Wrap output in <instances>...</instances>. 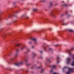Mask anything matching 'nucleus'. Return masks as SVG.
<instances>
[{
  "label": "nucleus",
  "instance_id": "nucleus-25",
  "mask_svg": "<svg viewBox=\"0 0 74 74\" xmlns=\"http://www.w3.org/2000/svg\"><path fill=\"white\" fill-rule=\"evenodd\" d=\"M32 48H34V47L32 46Z\"/></svg>",
  "mask_w": 74,
  "mask_h": 74
},
{
  "label": "nucleus",
  "instance_id": "nucleus-9",
  "mask_svg": "<svg viewBox=\"0 0 74 74\" xmlns=\"http://www.w3.org/2000/svg\"><path fill=\"white\" fill-rule=\"evenodd\" d=\"M52 67L53 69H56V66L55 65H53L52 66Z\"/></svg>",
  "mask_w": 74,
  "mask_h": 74
},
{
  "label": "nucleus",
  "instance_id": "nucleus-8",
  "mask_svg": "<svg viewBox=\"0 0 74 74\" xmlns=\"http://www.w3.org/2000/svg\"><path fill=\"white\" fill-rule=\"evenodd\" d=\"M67 67L66 66L64 67L63 69V71H64V70L65 69H67Z\"/></svg>",
  "mask_w": 74,
  "mask_h": 74
},
{
  "label": "nucleus",
  "instance_id": "nucleus-19",
  "mask_svg": "<svg viewBox=\"0 0 74 74\" xmlns=\"http://www.w3.org/2000/svg\"><path fill=\"white\" fill-rule=\"evenodd\" d=\"M59 59V57H58L57 58L58 60V59Z\"/></svg>",
  "mask_w": 74,
  "mask_h": 74
},
{
  "label": "nucleus",
  "instance_id": "nucleus-28",
  "mask_svg": "<svg viewBox=\"0 0 74 74\" xmlns=\"http://www.w3.org/2000/svg\"><path fill=\"white\" fill-rule=\"evenodd\" d=\"M40 53H41V52H42V51H40Z\"/></svg>",
  "mask_w": 74,
  "mask_h": 74
},
{
  "label": "nucleus",
  "instance_id": "nucleus-21",
  "mask_svg": "<svg viewBox=\"0 0 74 74\" xmlns=\"http://www.w3.org/2000/svg\"><path fill=\"white\" fill-rule=\"evenodd\" d=\"M31 43H32V42H30L29 43V44H31Z\"/></svg>",
  "mask_w": 74,
  "mask_h": 74
},
{
  "label": "nucleus",
  "instance_id": "nucleus-4",
  "mask_svg": "<svg viewBox=\"0 0 74 74\" xmlns=\"http://www.w3.org/2000/svg\"><path fill=\"white\" fill-rule=\"evenodd\" d=\"M67 63L68 64H69V63H70V58H67Z\"/></svg>",
  "mask_w": 74,
  "mask_h": 74
},
{
  "label": "nucleus",
  "instance_id": "nucleus-10",
  "mask_svg": "<svg viewBox=\"0 0 74 74\" xmlns=\"http://www.w3.org/2000/svg\"><path fill=\"white\" fill-rule=\"evenodd\" d=\"M37 10V9H35L33 10V11H36Z\"/></svg>",
  "mask_w": 74,
  "mask_h": 74
},
{
  "label": "nucleus",
  "instance_id": "nucleus-6",
  "mask_svg": "<svg viewBox=\"0 0 74 74\" xmlns=\"http://www.w3.org/2000/svg\"><path fill=\"white\" fill-rule=\"evenodd\" d=\"M25 48V46L24 45H23V46H22L21 47V50H23Z\"/></svg>",
  "mask_w": 74,
  "mask_h": 74
},
{
  "label": "nucleus",
  "instance_id": "nucleus-3",
  "mask_svg": "<svg viewBox=\"0 0 74 74\" xmlns=\"http://www.w3.org/2000/svg\"><path fill=\"white\" fill-rule=\"evenodd\" d=\"M32 40L34 41L35 44H37V39L36 38H33L32 39Z\"/></svg>",
  "mask_w": 74,
  "mask_h": 74
},
{
  "label": "nucleus",
  "instance_id": "nucleus-35",
  "mask_svg": "<svg viewBox=\"0 0 74 74\" xmlns=\"http://www.w3.org/2000/svg\"><path fill=\"white\" fill-rule=\"evenodd\" d=\"M3 37H4V36H3Z\"/></svg>",
  "mask_w": 74,
  "mask_h": 74
},
{
  "label": "nucleus",
  "instance_id": "nucleus-7",
  "mask_svg": "<svg viewBox=\"0 0 74 74\" xmlns=\"http://www.w3.org/2000/svg\"><path fill=\"white\" fill-rule=\"evenodd\" d=\"M28 60H27V59H25V62H26V63H27V62H28Z\"/></svg>",
  "mask_w": 74,
  "mask_h": 74
},
{
  "label": "nucleus",
  "instance_id": "nucleus-18",
  "mask_svg": "<svg viewBox=\"0 0 74 74\" xmlns=\"http://www.w3.org/2000/svg\"><path fill=\"white\" fill-rule=\"evenodd\" d=\"M27 51H30V50L29 49H28Z\"/></svg>",
  "mask_w": 74,
  "mask_h": 74
},
{
  "label": "nucleus",
  "instance_id": "nucleus-23",
  "mask_svg": "<svg viewBox=\"0 0 74 74\" xmlns=\"http://www.w3.org/2000/svg\"><path fill=\"white\" fill-rule=\"evenodd\" d=\"M50 73L52 72V70L51 71H50Z\"/></svg>",
  "mask_w": 74,
  "mask_h": 74
},
{
  "label": "nucleus",
  "instance_id": "nucleus-24",
  "mask_svg": "<svg viewBox=\"0 0 74 74\" xmlns=\"http://www.w3.org/2000/svg\"><path fill=\"white\" fill-rule=\"evenodd\" d=\"M44 71V69H43L42 70V71Z\"/></svg>",
  "mask_w": 74,
  "mask_h": 74
},
{
  "label": "nucleus",
  "instance_id": "nucleus-1",
  "mask_svg": "<svg viewBox=\"0 0 74 74\" xmlns=\"http://www.w3.org/2000/svg\"><path fill=\"white\" fill-rule=\"evenodd\" d=\"M74 70V68H69V71L66 73V74H70V72H73V70Z\"/></svg>",
  "mask_w": 74,
  "mask_h": 74
},
{
  "label": "nucleus",
  "instance_id": "nucleus-32",
  "mask_svg": "<svg viewBox=\"0 0 74 74\" xmlns=\"http://www.w3.org/2000/svg\"><path fill=\"white\" fill-rule=\"evenodd\" d=\"M40 67H38V68H40Z\"/></svg>",
  "mask_w": 74,
  "mask_h": 74
},
{
  "label": "nucleus",
  "instance_id": "nucleus-30",
  "mask_svg": "<svg viewBox=\"0 0 74 74\" xmlns=\"http://www.w3.org/2000/svg\"><path fill=\"white\" fill-rule=\"evenodd\" d=\"M27 18H29L28 17H27Z\"/></svg>",
  "mask_w": 74,
  "mask_h": 74
},
{
  "label": "nucleus",
  "instance_id": "nucleus-12",
  "mask_svg": "<svg viewBox=\"0 0 74 74\" xmlns=\"http://www.w3.org/2000/svg\"><path fill=\"white\" fill-rule=\"evenodd\" d=\"M52 14H53V12H51V15H52V16H53V15Z\"/></svg>",
  "mask_w": 74,
  "mask_h": 74
},
{
  "label": "nucleus",
  "instance_id": "nucleus-20",
  "mask_svg": "<svg viewBox=\"0 0 74 74\" xmlns=\"http://www.w3.org/2000/svg\"><path fill=\"white\" fill-rule=\"evenodd\" d=\"M64 6H67V5L66 4H64Z\"/></svg>",
  "mask_w": 74,
  "mask_h": 74
},
{
  "label": "nucleus",
  "instance_id": "nucleus-13",
  "mask_svg": "<svg viewBox=\"0 0 74 74\" xmlns=\"http://www.w3.org/2000/svg\"><path fill=\"white\" fill-rule=\"evenodd\" d=\"M74 50V47H72L71 49V50L72 51H73Z\"/></svg>",
  "mask_w": 74,
  "mask_h": 74
},
{
  "label": "nucleus",
  "instance_id": "nucleus-26",
  "mask_svg": "<svg viewBox=\"0 0 74 74\" xmlns=\"http://www.w3.org/2000/svg\"><path fill=\"white\" fill-rule=\"evenodd\" d=\"M49 50H52V49H51V48H50V49H49Z\"/></svg>",
  "mask_w": 74,
  "mask_h": 74
},
{
  "label": "nucleus",
  "instance_id": "nucleus-17",
  "mask_svg": "<svg viewBox=\"0 0 74 74\" xmlns=\"http://www.w3.org/2000/svg\"><path fill=\"white\" fill-rule=\"evenodd\" d=\"M46 61H47V62H49V60L47 59V60H46Z\"/></svg>",
  "mask_w": 74,
  "mask_h": 74
},
{
  "label": "nucleus",
  "instance_id": "nucleus-31",
  "mask_svg": "<svg viewBox=\"0 0 74 74\" xmlns=\"http://www.w3.org/2000/svg\"><path fill=\"white\" fill-rule=\"evenodd\" d=\"M16 56H17V55H16Z\"/></svg>",
  "mask_w": 74,
  "mask_h": 74
},
{
  "label": "nucleus",
  "instance_id": "nucleus-22",
  "mask_svg": "<svg viewBox=\"0 0 74 74\" xmlns=\"http://www.w3.org/2000/svg\"><path fill=\"white\" fill-rule=\"evenodd\" d=\"M16 52H19V50H17Z\"/></svg>",
  "mask_w": 74,
  "mask_h": 74
},
{
  "label": "nucleus",
  "instance_id": "nucleus-33",
  "mask_svg": "<svg viewBox=\"0 0 74 74\" xmlns=\"http://www.w3.org/2000/svg\"><path fill=\"white\" fill-rule=\"evenodd\" d=\"M41 73H42V72H41Z\"/></svg>",
  "mask_w": 74,
  "mask_h": 74
},
{
  "label": "nucleus",
  "instance_id": "nucleus-5",
  "mask_svg": "<svg viewBox=\"0 0 74 74\" xmlns=\"http://www.w3.org/2000/svg\"><path fill=\"white\" fill-rule=\"evenodd\" d=\"M68 53H69V55H71V53L70 52V50H68L67 51Z\"/></svg>",
  "mask_w": 74,
  "mask_h": 74
},
{
  "label": "nucleus",
  "instance_id": "nucleus-2",
  "mask_svg": "<svg viewBox=\"0 0 74 74\" xmlns=\"http://www.w3.org/2000/svg\"><path fill=\"white\" fill-rule=\"evenodd\" d=\"M14 64L15 66H18L22 65V64H23V63L22 62H21L19 63H14Z\"/></svg>",
  "mask_w": 74,
  "mask_h": 74
},
{
  "label": "nucleus",
  "instance_id": "nucleus-34",
  "mask_svg": "<svg viewBox=\"0 0 74 74\" xmlns=\"http://www.w3.org/2000/svg\"><path fill=\"white\" fill-rule=\"evenodd\" d=\"M47 19H46V20Z\"/></svg>",
  "mask_w": 74,
  "mask_h": 74
},
{
  "label": "nucleus",
  "instance_id": "nucleus-27",
  "mask_svg": "<svg viewBox=\"0 0 74 74\" xmlns=\"http://www.w3.org/2000/svg\"><path fill=\"white\" fill-rule=\"evenodd\" d=\"M59 61H58L57 62V63H59Z\"/></svg>",
  "mask_w": 74,
  "mask_h": 74
},
{
  "label": "nucleus",
  "instance_id": "nucleus-11",
  "mask_svg": "<svg viewBox=\"0 0 74 74\" xmlns=\"http://www.w3.org/2000/svg\"><path fill=\"white\" fill-rule=\"evenodd\" d=\"M69 30V32H74V31H73V30Z\"/></svg>",
  "mask_w": 74,
  "mask_h": 74
},
{
  "label": "nucleus",
  "instance_id": "nucleus-16",
  "mask_svg": "<svg viewBox=\"0 0 74 74\" xmlns=\"http://www.w3.org/2000/svg\"><path fill=\"white\" fill-rule=\"evenodd\" d=\"M67 25V24L66 23H64L63 24H62V25Z\"/></svg>",
  "mask_w": 74,
  "mask_h": 74
},
{
  "label": "nucleus",
  "instance_id": "nucleus-29",
  "mask_svg": "<svg viewBox=\"0 0 74 74\" xmlns=\"http://www.w3.org/2000/svg\"><path fill=\"white\" fill-rule=\"evenodd\" d=\"M43 2H45V1H43Z\"/></svg>",
  "mask_w": 74,
  "mask_h": 74
},
{
  "label": "nucleus",
  "instance_id": "nucleus-15",
  "mask_svg": "<svg viewBox=\"0 0 74 74\" xmlns=\"http://www.w3.org/2000/svg\"><path fill=\"white\" fill-rule=\"evenodd\" d=\"M17 46H18V47H19V46H20V44H17L16 45Z\"/></svg>",
  "mask_w": 74,
  "mask_h": 74
},
{
  "label": "nucleus",
  "instance_id": "nucleus-14",
  "mask_svg": "<svg viewBox=\"0 0 74 74\" xmlns=\"http://www.w3.org/2000/svg\"><path fill=\"white\" fill-rule=\"evenodd\" d=\"M52 3H50V6H52Z\"/></svg>",
  "mask_w": 74,
  "mask_h": 74
}]
</instances>
